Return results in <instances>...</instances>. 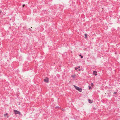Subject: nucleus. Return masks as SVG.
<instances>
[{"mask_svg":"<svg viewBox=\"0 0 120 120\" xmlns=\"http://www.w3.org/2000/svg\"><path fill=\"white\" fill-rule=\"evenodd\" d=\"M74 86L75 88L77 90H78V91L80 92H81L82 91V89L81 88H79L77 86H76L75 85H73Z\"/></svg>","mask_w":120,"mask_h":120,"instance_id":"f257e3e1","label":"nucleus"},{"mask_svg":"<svg viewBox=\"0 0 120 120\" xmlns=\"http://www.w3.org/2000/svg\"><path fill=\"white\" fill-rule=\"evenodd\" d=\"M14 112H15V114H20V112L19 111H17V110H14Z\"/></svg>","mask_w":120,"mask_h":120,"instance_id":"f03ea898","label":"nucleus"},{"mask_svg":"<svg viewBox=\"0 0 120 120\" xmlns=\"http://www.w3.org/2000/svg\"><path fill=\"white\" fill-rule=\"evenodd\" d=\"M44 81L46 82H49L48 79L47 78H46L45 79H44Z\"/></svg>","mask_w":120,"mask_h":120,"instance_id":"7ed1b4c3","label":"nucleus"},{"mask_svg":"<svg viewBox=\"0 0 120 120\" xmlns=\"http://www.w3.org/2000/svg\"><path fill=\"white\" fill-rule=\"evenodd\" d=\"M97 71H93V74L94 75L96 76L97 75Z\"/></svg>","mask_w":120,"mask_h":120,"instance_id":"20e7f679","label":"nucleus"},{"mask_svg":"<svg viewBox=\"0 0 120 120\" xmlns=\"http://www.w3.org/2000/svg\"><path fill=\"white\" fill-rule=\"evenodd\" d=\"M71 76L73 78H75V75H72Z\"/></svg>","mask_w":120,"mask_h":120,"instance_id":"39448f33","label":"nucleus"},{"mask_svg":"<svg viewBox=\"0 0 120 120\" xmlns=\"http://www.w3.org/2000/svg\"><path fill=\"white\" fill-rule=\"evenodd\" d=\"M89 102L90 103H92V102L90 100H89Z\"/></svg>","mask_w":120,"mask_h":120,"instance_id":"423d86ee","label":"nucleus"},{"mask_svg":"<svg viewBox=\"0 0 120 120\" xmlns=\"http://www.w3.org/2000/svg\"><path fill=\"white\" fill-rule=\"evenodd\" d=\"M85 38H87V34H85Z\"/></svg>","mask_w":120,"mask_h":120,"instance_id":"0eeeda50","label":"nucleus"},{"mask_svg":"<svg viewBox=\"0 0 120 120\" xmlns=\"http://www.w3.org/2000/svg\"><path fill=\"white\" fill-rule=\"evenodd\" d=\"M78 69V68L75 67V69L76 70H77Z\"/></svg>","mask_w":120,"mask_h":120,"instance_id":"6e6552de","label":"nucleus"},{"mask_svg":"<svg viewBox=\"0 0 120 120\" xmlns=\"http://www.w3.org/2000/svg\"><path fill=\"white\" fill-rule=\"evenodd\" d=\"M7 114H8V113H7L6 114H4V116H6V115H7Z\"/></svg>","mask_w":120,"mask_h":120,"instance_id":"1a4fd4ad","label":"nucleus"},{"mask_svg":"<svg viewBox=\"0 0 120 120\" xmlns=\"http://www.w3.org/2000/svg\"><path fill=\"white\" fill-rule=\"evenodd\" d=\"M80 56H81V58H82L83 57L82 56H81V55H80Z\"/></svg>","mask_w":120,"mask_h":120,"instance_id":"9d476101","label":"nucleus"},{"mask_svg":"<svg viewBox=\"0 0 120 120\" xmlns=\"http://www.w3.org/2000/svg\"><path fill=\"white\" fill-rule=\"evenodd\" d=\"M89 89H91V87H90V86H89Z\"/></svg>","mask_w":120,"mask_h":120,"instance_id":"9b49d317","label":"nucleus"},{"mask_svg":"<svg viewBox=\"0 0 120 120\" xmlns=\"http://www.w3.org/2000/svg\"><path fill=\"white\" fill-rule=\"evenodd\" d=\"M91 85L92 86H93V84L92 83H91Z\"/></svg>","mask_w":120,"mask_h":120,"instance_id":"f8f14e48","label":"nucleus"},{"mask_svg":"<svg viewBox=\"0 0 120 120\" xmlns=\"http://www.w3.org/2000/svg\"><path fill=\"white\" fill-rule=\"evenodd\" d=\"M25 6V5L24 4H23V5H22V7H24Z\"/></svg>","mask_w":120,"mask_h":120,"instance_id":"ddd939ff","label":"nucleus"},{"mask_svg":"<svg viewBox=\"0 0 120 120\" xmlns=\"http://www.w3.org/2000/svg\"><path fill=\"white\" fill-rule=\"evenodd\" d=\"M62 110L63 111H64V109H62Z\"/></svg>","mask_w":120,"mask_h":120,"instance_id":"4468645a","label":"nucleus"},{"mask_svg":"<svg viewBox=\"0 0 120 120\" xmlns=\"http://www.w3.org/2000/svg\"><path fill=\"white\" fill-rule=\"evenodd\" d=\"M116 92H114V94H116Z\"/></svg>","mask_w":120,"mask_h":120,"instance_id":"2eb2a0df","label":"nucleus"},{"mask_svg":"<svg viewBox=\"0 0 120 120\" xmlns=\"http://www.w3.org/2000/svg\"><path fill=\"white\" fill-rule=\"evenodd\" d=\"M78 70L79 71H80L81 70H80V69H79Z\"/></svg>","mask_w":120,"mask_h":120,"instance_id":"dca6fc26","label":"nucleus"},{"mask_svg":"<svg viewBox=\"0 0 120 120\" xmlns=\"http://www.w3.org/2000/svg\"><path fill=\"white\" fill-rule=\"evenodd\" d=\"M78 68H80V67L79 66L78 67Z\"/></svg>","mask_w":120,"mask_h":120,"instance_id":"f3484780","label":"nucleus"}]
</instances>
